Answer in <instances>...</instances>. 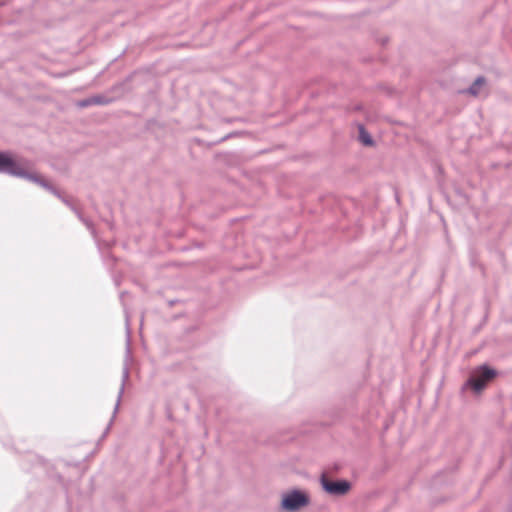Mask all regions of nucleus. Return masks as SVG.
Masks as SVG:
<instances>
[{
  "label": "nucleus",
  "mask_w": 512,
  "mask_h": 512,
  "mask_svg": "<svg viewBox=\"0 0 512 512\" xmlns=\"http://www.w3.org/2000/svg\"><path fill=\"white\" fill-rule=\"evenodd\" d=\"M322 488L330 495H345L351 488V484L346 480L333 481L323 475L320 479Z\"/></svg>",
  "instance_id": "20e7f679"
},
{
  "label": "nucleus",
  "mask_w": 512,
  "mask_h": 512,
  "mask_svg": "<svg viewBox=\"0 0 512 512\" xmlns=\"http://www.w3.org/2000/svg\"><path fill=\"white\" fill-rule=\"evenodd\" d=\"M0 172L6 173L12 176L25 178L32 181L44 189L50 191L57 197L61 198L58 191L44 178L38 174H32L26 171L23 161L17 160L12 157L11 154L6 152H0Z\"/></svg>",
  "instance_id": "f257e3e1"
},
{
  "label": "nucleus",
  "mask_w": 512,
  "mask_h": 512,
  "mask_svg": "<svg viewBox=\"0 0 512 512\" xmlns=\"http://www.w3.org/2000/svg\"><path fill=\"white\" fill-rule=\"evenodd\" d=\"M310 502L308 495L300 490H292L283 495L281 508L286 512H297Z\"/></svg>",
  "instance_id": "f03ea898"
},
{
  "label": "nucleus",
  "mask_w": 512,
  "mask_h": 512,
  "mask_svg": "<svg viewBox=\"0 0 512 512\" xmlns=\"http://www.w3.org/2000/svg\"><path fill=\"white\" fill-rule=\"evenodd\" d=\"M359 141L365 146L373 145V139L371 135L364 129L363 126H359Z\"/></svg>",
  "instance_id": "39448f33"
},
{
  "label": "nucleus",
  "mask_w": 512,
  "mask_h": 512,
  "mask_svg": "<svg viewBox=\"0 0 512 512\" xmlns=\"http://www.w3.org/2000/svg\"><path fill=\"white\" fill-rule=\"evenodd\" d=\"M61 199H62V200L64 201V203H66L68 206H71V207H72V205L69 203V201H68V200H66V199H64V198H61Z\"/></svg>",
  "instance_id": "1a4fd4ad"
},
{
  "label": "nucleus",
  "mask_w": 512,
  "mask_h": 512,
  "mask_svg": "<svg viewBox=\"0 0 512 512\" xmlns=\"http://www.w3.org/2000/svg\"><path fill=\"white\" fill-rule=\"evenodd\" d=\"M496 371L487 366H480L474 371L466 382V386L471 387L475 392H480L486 386V383L493 379Z\"/></svg>",
  "instance_id": "7ed1b4c3"
},
{
  "label": "nucleus",
  "mask_w": 512,
  "mask_h": 512,
  "mask_svg": "<svg viewBox=\"0 0 512 512\" xmlns=\"http://www.w3.org/2000/svg\"><path fill=\"white\" fill-rule=\"evenodd\" d=\"M105 103H106V101H104V99L102 97L96 96V97H91V98L79 101L77 105L79 107L83 108V107H87L90 105L105 104Z\"/></svg>",
  "instance_id": "0eeeda50"
},
{
  "label": "nucleus",
  "mask_w": 512,
  "mask_h": 512,
  "mask_svg": "<svg viewBox=\"0 0 512 512\" xmlns=\"http://www.w3.org/2000/svg\"><path fill=\"white\" fill-rule=\"evenodd\" d=\"M485 84V79L483 77H478L474 83L469 87L468 92L473 96H477L480 94L481 87Z\"/></svg>",
  "instance_id": "423d86ee"
},
{
  "label": "nucleus",
  "mask_w": 512,
  "mask_h": 512,
  "mask_svg": "<svg viewBox=\"0 0 512 512\" xmlns=\"http://www.w3.org/2000/svg\"><path fill=\"white\" fill-rule=\"evenodd\" d=\"M128 378V370L125 369L124 370V373H123V383L121 385V388H120V391H119V395H118V400H117V403H116V406H115V410H114V413L117 411L118 407H119V403H120V399L122 397V394H123V391H124V381Z\"/></svg>",
  "instance_id": "6e6552de"
}]
</instances>
